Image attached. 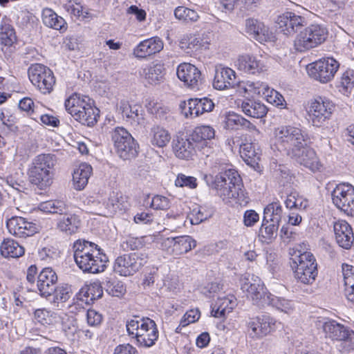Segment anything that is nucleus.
<instances>
[{"label": "nucleus", "mask_w": 354, "mask_h": 354, "mask_svg": "<svg viewBox=\"0 0 354 354\" xmlns=\"http://www.w3.org/2000/svg\"><path fill=\"white\" fill-rule=\"evenodd\" d=\"M212 174H205L203 179L206 184L216 190L217 194L225 203L234 199L241 205L248 203V197L243 188L241 178L237 171L226 169L223 164L215 162L212 167Z\"/></svg>", "instance_id": "nucleus-1"}, {"label": "nucleus", "mask_w": 354, "mask_h": 354, "mask_svg": "<svg viewBox=\"0 0 354 354\" xmlns=\"http://www.w3.org/2000/svg\"><path fill=\"white\" fill-rule=\"evenodd\" d=\"M73 249L75 261L84 272L97 274L106 269L108 257L95 243L78 239L74 242Z\"/></svg>", "instance_id": "nucleus-2"}, {"label": "nucleus", "mask_w": 354, "mask_h": 354, "mask_svg": "<svg viewBox=\"0 0 354 354\" xmlns=\"http://www.w3.org/2000/svg\"><path fill=\"white\" fill-rule=\"evenodd\" d=\"M126 328L128 335L140 347L150 348L158 339L157 325L154 320L148 317L134 316L127 321Z\"/></svg>", "instance_id": "nucleus-3"}, {"label": "nucleus", "mask_w": 354, "mask_h": 354, "mask_svg": "<svg viewBox=\"0 0 354 354\" xmlns=\"http://www.w3.org/2000/svg\"><path fill=\"white\" fill-rule=\"evenodd\" d=\"M310 142L308 134L294 126H282L275 131V145L279 151L292 155Z\"/></svg>", "instance_id": "nucleus-4"}, {"label": "nucleus", "mask_w": 354, "mask_h": 354, "mask_svg": "<svg viewBox=\"0 0 354 354\" xmlns=\"http://www.w3.org/2000/svg\"><path fill=\"white\" fill-rule=\"evenodd\" d=\"M55 164L56 156L53 154L41 153L35 156L27 172L30 182L41 189L50 186Z\"/></svg>", "instance_id": "nucleus-5"}, {"label": "nucleus", "mask_w": 354, "mask_h": 354, "mask_svg": "<svg viewBox=\"0 0 354 354\" xmlns=\"http://www.w3.org/2000/svg\"><path fill=\"white\" fill-rule=\"evenodd\" d=\"M90 98L75 93L66 100V111L77 122L88 127L94 126L99 117V109L91 105Z\"/></svg>", "instance_id": "nucleus-6"}, {"label": "nucleus", "mask_w": 354, "mask_h": 354, "mask_svg": "<svg viewBox=\"0 0 354 354\" xmlns=\"http://www.w3.org/2000/svg\"><path fill=\"white\" fill-rule=\"evenodd\" d=\"M291 260L296 280L304 284H312L318 274L317 263L313 254L310 252H299V254Z\"/></svg>", "instance_id": "nucleus-7"}, {"label": "nucleus", "mask_w": 354, "mask_h": 354, "mask_svg": "<svg viewBox=\"0 0 354 354\" xmlns=\"http://www.w3.org/2000/svg\"><path fill=\"white\" fill-rule=\"evenodd\" d=\"M328 31L319 24H311L297 35L294 48L297 52L305 53L322 44L327 37Z\"/></svg>", "instance_id": "nucleus-8"}, {"label": "nucleus", "mask_w": 354, "mask_h": 354, "mask_svg": "<svg viewBox=\"0 0 354 354\" xmlns=\"http://www.w3.org/2000/svg\"><path fill=\"white\" fill-rule=\"evenodd\" d=\"M339 68V63L333 57H323L306 67L308 75L322 84L330 82Z\"/></svg>", "instance_id": "nucleus-9"}, {"label": "nucleus", "mask_w": 354, "mask_h": 354, "mask_svg": "<svg viewBox=\"0 0 354 354\" xmlns=\"http://www.w3.org/2000/svg\"><path fill=\"white\" fill-rule=\"evenodd\" d=\"M30 82L43 94H49L53 90L55 77L53 72L41 64H32L28 70Z\"/></svg>", "instance_id": "nucleus-10"}, {"label": "nucleus", "mask_w": 354, "mask_h": 354, "mask_svg": "<svg viewBox=\"0 0 354 354\" xmlns=\"http://www.w3.org/2000/svg\"><path fill=\"white\" fill-rule=\"evenodd\" d=\"M240 281L241 290L248 293V297L252 299L253 304L259 308L264 307L270 292L266 291L261 279L253 274L245 273Z\"/></svg>", "instance_id": "nucleus-11"}, {"label": "nucleus", "mask_w": 354, "mask_h": 354, "mask_svg": "<svg viewBox=\"0 0 354 354\" xmlns=\"http://www.w3.org/2000/svg\"><path fill=\"white\" fill-rule=\"evenodd\" d=\"M112 140L117 154L123 160H130L138 155V145L136 140L125 129L115 128Z\"/></svg>", "instance_id": "nucleus-12"}, {"label": "nucleus", "mask_w": 354, "mask_h": 354, "mask_svg": "<svg viewBox=\"0 0 354 354\" xmlns=\"http://www.w3.org/2000/svg\"><path fill=\"white\" fill-rule=\"evenodd\" d=\"M277 322L269 315L250 317L246 322L247 335L254 340L261 339L277 328Z\"/></svg>", "instance_id": "nucleus-13"}, {"label": "nucleus", "mask_w": 354, "mask_h": 354, "mask_svg": "<svg viewBox=\"0 0 354 354\" xmlns=\"http://www.w3.org/2000/svg\"><path fill=\"white\" fill-rule=\"evenodd\" d=\"M147 261V255L134 252L118 257L113 264V270L120 276L127 277L136 273Z\"/></svg>", "instance_id": "nucleus-14"}, {"label": "nucleus", "mask_w": 354, "mask_h": 354, "mask_svg": "<svg viewBox=\"0 0 354 354\" xmlns=\"http://www.w3.org/2000/svg\"><path fill=\"white\" fill-rule=\"evenodd\" d=\"M333 204L348 215L354 216V187L337 185L331 193Z\"/></svg>", "instance_id": "nucleus-15"}, {"label": "nucleus", "mask_w": 354, "mask_h": 354, "mask_svg": "<svg viewBox=\"0 0 354 354\" xmlns=\"http://www.w3.org/2000/svg\"><path fill=\"white\" fill-rule=\"evenodd\" d=\"M335 109V104L326 97H319L310 104L309 114L313 126L321 127L329 120Z\"/></svg>", "instance_id": "nucleus-16"}, {"label": "nucleus", "mask_w": 354, "mask_h": 354, "mask_svg": "<svg viewBox=\"0 0 354 354\" xmlns=\"http://www.w3.org/2000/svg\"><path fill=\"white\" fill-rule=\"evenodd\" d=\"M190 136L192 140L196 144L197 149L203 155L209 156L212 152L211 141L215 136L214 128L208 125L196 127Z\"/></svg>", "instance_id": "nucleus-17"}, {"label": "nucleus", "mask_w": 354, "mask_h": 354, "mask_svg": "<svg viewBox=\"0 0 354 354\" xmlns=\"http://www.w3.org/2000/svg\"><path fill=\"white\" fill-rule=\"evenodd\" d=\"M176 74L185 86L194 90H198L203 82L201 71L189 63L180 64L177 68Z\"/></svg>", "instance_id": "nucleus-18"}, {"label": "nucleus", "mask_w": 354, "mask_h": 354, "mask_svg": "<svg viewBox=\"0 0 354 354\" xmlns=\"http://www.w3.org/2000/svg\"><path fill=\"white\" fill-rule=\"evenodd\" d=\"M305 19L293 12H286L279 15L276 19L278 29L283 35L289 36L294 35L304 26Z\"/></svg>", "instance_id": "nucleus-19"}, {"label": "nucleus", "mask_w": 354, "mask_h": 354, "mask_svg": "<svg viewBox=\"0 0 354 354\" xmlns=\"http://www.w3.org/2000/svg\"><path fill=\"white\" fill-rule=\"evenodd\" d=\"M36 290L39 295L47 298L53 295L57 282V275L51 268H44L37 277Z\"/></svg>", "instance_id": "nucleus-20"}, {"label": "nucleus", "mask_w": 354, "mask_h": 354, "mask_svg": "<svg viewBox=\"0 0 354 354\" xmlns=\"http://www.w3.org/2000/svg\"><path fill=\"white\" fill-rule=\"evenodd\" d=\"M290 156L298 163L313 171L319 170L322 167L315 150L307 147V146L299 149L298 151L293 153Z\"/></svg>", "instance_id": "nucleus-21"}, {"label": "nucleus", "mask_w": 354, "mask_h": 354, "mask_svg": "<svg viewBox=\"0 0 354 354\" xmlns=\"http://www.w3.org/2000/svg\"><path fill=\"white\" fill-rule=\"evenodd\" d=\"M163 48V42L158 37H153L140 41L134 48L133 53L136 57L146 58L159 53Z\"/></svg>", "instance_id": "nucleus-22"}, {"label": "nucleus", "mask_w": 354, "mask_h": 354, "mask_svg": "<svg viewBox=\"0 0 354 354\" xmlns=\"http://www.w3.org/2000/svg\"><path fill=\"white\" fill-rule=\"evenodd\" d=\"M173 149L177 158L183 160L192 159L197 147L192 140L191 136H178L173 141Z\"/></svg>", "instance_id": "nucleus-23"}, {"label": "nucleus", "mask_w": 354, "mask_h": 354, "mask_svg": "<svg viewBox=\"0 0 354 354\" xmlns=\"http://www.w3.org/2000/svg\"><path fill=\"white\" fill-rule=\"evenodd\" d=\"M333 228L338 245L344 249H349L354 241L351 225L346 221L340 220L335 223Z\"/></svg>", "instance_id": "nucleus-24"}, {"label": "nucleus", "mask_w": 354, "mask_h": 354, "mask_svg": "<svg viewBox=\"0 0 354 354\" xmlns=\"http://www.w3.org/2000/svg\"><path fill=\"white\" fill-rule=\"evenodd\" d=\"M236 66L240 71L247 74L254 75L263 71V64L256 56L243 54L238 57Z\"/></svg>", "instance_id": "nucleus-25"}, {"label": "nucleus", "mask_w": 354, "mask_h": 354, "mask_svg": "<svg viewBox=\"0 0 354 354\" xmlns=\"http://www.w3.org/2000/svg\"><path fill=\"white\" fill-rule=\"evenodd\" d=\"M235 72L230 68L216 69L213 86L217 90H225L236 85Z\"/></svg>", "instance_id": "nucleus-26"}, {"label": "nucleus", "mask_w": 354, "mask_h": 354, "mask_svg": "<svg viewBox=\"0 0 354 354\" xmlns=\"http://www.w3.org/2000/svg\"><path fill=\"white\" fill-rule=\"evenodd\" d=\"M164 244L172 247L176 254H183L188 252L196 245V242L190 236L168 237L164 241Z\"/></svg>", "instance_id": "nucleus-27"}, {"label": "nucleus", "mask_w": 354, "mask_h": 354, "mask_svg": "<svg viewBox=\"0 0 354 354\" xmlns=\"http://www.w3.org/2000/svg\"><path fill=\"white\" fill-rule=\"evenodd\" d=\"M245 32L260 43L270 39L269 28L265 24L254 19H248L245 21Z\"/></svg>", "instance_id": "nucleus-28"}, {"label": "nucleus", "mask_w": 354, "mask_h": 354, "mask_svg": "<svg viewBox=\"0 0 354 354\" xmlns=\"http://www.w3.org/2000/svg\"><path fill=\"white\" fill-rule=\"evenodd\" d=\"M39 106L30 97H24V126L31 129L39 124Z\"/></svg>", "instance_id": "nucleus-29"}, {"label": "nucleus", "mask_w": 354, "mask_h": 354, "mask_svg": "<svg viewBox=\"0 0 354 354\" xmlns=\"http://www.w3.org/2000/svg\"><path fill=\"white\" fill-rule=\"evenodd\" d=\"M238 106L248 116L261 118L264 117L268 111L267 107L261 102L259 100L246 99L241 102Z\"/></svg>", "instance_id": "nucleus-30"}, {"label": "nucleus", "mask_w": 354, "mask_h": 354, "mask_svg": "<svg viewBox=\"0 0 354 354\" xmlns=\"http://www.w3.org/2000/svg\"><path fill=\"white\" fill-rule=\"evenodd\" d=\"M93 171L92 167L86 163H81L73 171V182L74 188L82 190L86 186Z\"/></svg>", "instance_id": "nucleus-31"}, {"label": "nucleus", "mask_w": 354, "mask_h": 354, "mask_svg": "<svg viewBox=\"0 0 354 354\" xmlns=\"http://www.w3.org/2000/svg\"><path fill=\"white\" fill-rule=\"evenodd\" d=\"M80 221L78 217L72 214L65 213L57 221V227L67 235L75 234L80 227Z\"/></svg>", "instance_id": "nucleus-32"}, {"label": "nucleus", "mask_w": 354, "mask_h": 354, "mask_svg": "<svg viewBox=\"0 0 354 354\" xmlns=\"http://www.w3.org/2000/svg\"><path fill=\"white\" fill-rule=\"evenodd\" d=\"M240 155L248 165L254 169L259 167L261 152L259 149H256L255 144L247 142L241 145L240 147Z\"/></svg>", "instance_id": "nucleus-33"}, {"label": "nucleus", "mask_w": 354, "mask_h": 354, "mask_svg": "<svg viewBox=\"0 0 354 354\" xmlns=\"http://www.w3.org/2000/svg\"><path fill=\"white\" fill-rule=\"evenodd\" d=\"M42 21L48 28L64 32L67 29V24L64 19L57 15L50 8H44L42 11Z\"/></svg>", "instance_id": "nucleus-34"}, {"label": "nucleus", "mask_w": 354, "mask_h": 354, "mask_svg": "<svg viewBox=\"0 0 354 354\" xmlns=\"http://www.w3.org/2000/svg\"><path fill=\"white\" fill-rule=\"evenodd\" d=\"M323 329L326 336L337 341H344L348 337L349 331L343 324H339L335 320H329L325 322Z\"/></svg>", "instance_id": "nucleus-35"}, {"label": "nucleus", "mask_w": 354, "mask_h": 354, "mask_svg": "<svg viewBox=\"0 0 354 354\" xmlns=\"http://www.w3.org/2000/svg\"><path fill=\"white\" fill-rule=\"evenodd\" d=\"M140 107L136 105L131 106L126 100H121L118 104V110L122 113L123 118L132 125H138L142 119L140 113Z\"/></svg>", "instance_id": "nucleus-36"}, {"label": "nucleus", "mask_w": 354, "mask_h": 354, "mask_svg": "<svg viewBox=\"0 0 354 354\" xmlns=\"http://www.w3.org/2000/svg\"><path fill=\"white\" fill-rule=\"evenodd\" d=\"M236 305V299L233 295L219 297L212 309L214 317H221L232 312Z\"/></svg>", "instance_id": "nucleus-37"}, {"label": "nucleus", "mask_w": 354, "mask_h": 354, "mask_svg": "<svg viewBox=\"0 0 354 354\" xmlns=\"http://www.w3.org/2000/svg\"><path fill=\"white\" fill-rule=\"evenodd\" d=\"M102 295V287L99 282L91 283L82 287L79 292L80 299L87 304L101 298Z\"/></svg>", "instance_id": "nucleus-38"}, {"label": "nucleus", "mask_w": 354, "mask_h": 354, "mask_svg": "<svg viewBox=\"0 0 354 354\" xmlns=\"http://www.w3.org/2000/svg\"><path fill=\"white\" fill-rule=\"evenodd\" d=\"M266 305L270 306L286 314L292 313L295 309V304L292 301L275 296L271 293H269L267 297Z\"/></svg>", "instance_id": "nucleus-39"}, {"label": "nucleus", "mask_w": 354, "mask_h": 354, "mask_svg": "<svg viewBox=\"0 0 354 354\" xmlns=\"http://www.w3.org/2000/svg\"><path fill=\"white\" fill-rule=\"evenodd\" d=\"M39 21L32 13L24 12V35L31 41L39 32Z\"/></svg>", "instance_id": "nucleus-40"}, {"label": "nucleus", "mask_w": 354, "mask_h": 354, "mask_svg": "<svg viewBox=\"0 0 354 354\" xmlns=\"http://www.w3.org/2000/svg\"><path fill=\"white\" fill-rule=\"evenodd\" d=\"M149 135L151 145L158 147L166 146L171 139L169 131L159 125L151 127Z\"/></svg>", "instance_id": "nucleus-41"}, {"label": "nucleus", "mask_w": 354, "mask_h": 354, "mask_svg": "<svg viewBox=\"0 0 354 354\" xmlns=\"http://www.w3.org/2000/svg\"><path fill=\"white\" fill-rule=\"evenodd\" d=\"M179 107L182 114L186 118H196L203 114L199 106L198 98H190L187 101H183L180 103Z\"/></svg>", "instance_id": "nucleus-42"}, {"label": "nucleus", "mask_w": 354, "mask_h": 354, "mask_svg": "<svg viewBox=\"0 0 354 354\" xmlns=\"http://www.w3.org/2000/svg\"><path fill=\"white\" fill-rule=\"evenodd\" d=\"M17 41V36L13 27L7 19H3L0 25V41L5 46H12Z\"/></svg>", "instance_id": "nucleus-43"}, {"label": "nucleus", "mask_w": 354, "mask_h": 354, "mask_svg": "<svg viewBox=\"0 0 354 354\" xmlns=\"http://www.w3.org/2000/svg\"><path fill=\"white\" fill-rule=\"evenodd\" d=\"M0 252L5 258H18L22 256V246L13 240L7 239L1 244Z\"/></svg>", "instance_id": "nucleus-44"}, {"label": "nucleus", "mask_w": 354, "mask_h": 354, "mask_svg": "<svg viewBox=\"0 0 354 354\" xmlns=\"http://www.w3.org/2000/svg\"><path fill=\"white\" fill-rule=\"evenodd\" d=\"M283 215L282 207L279 201L268 204L263 211L265 221H270L275 223H279Z\"/></svg>", "instance_id": "nucleus-45"}, {"label": "nucleus", "mask_w": 354, "mask_h": 354, "mask_svg": "<svg viewBox=\"0 0 354 354\" xmlns=\"http://www.w3.org/2000/svg\"><path fill=\"white\" fill-rule=\"evenodd\" d=\"M145 78L150 84H156L162 79L165 68L162 64H154L144 70Z\"/></svg>", "instance_id": "nucleus-46"}, {"label": "nucleus", "mask_w": 354, "mask_h": 354, "mask_svg": "<svg viewBox=\"0 0 354 354\" xmlns=\"http://www.w3.org/2000/svg\"><path fill=\"white\" fill-rule=\"evenodd\" d=\"M174 15L176 19L186 23L196 22L199 19V15L196 10L185 6H178L174 10Z\"/></svg>", "instance_id": "nucleus-47"}, {"label": "nucleus", "mask_w": 354, "mask_h": 354, "mask_svg": "<svg viewBox=\"0 0 354 354\" xmlns=\"http://www.w3.org/2000/svg\"><path fill=\"white\" fill-rule=\"evenodd\" d=\"M37 274V268L35 265L30 266L28 270L26 273V290L27 292H32V296L29 298L28 301H30L32 300L37 299L39 297V293L36 290V286H35V282L36 279V276Z\"/></svg>", "instance_id": "nucleus-48"}, {"label": "nucleus", "mask_w": 354, "mask_h": 354, "mask_svg": "<svg viewBox=\"0 0 354 354\" xmlns=\"http://www.w3.org/2000/svg\"><path fill=\"white\" fill-rule=\"evenodd\" d=\"M279 226V223H275L268 220L265 221L264 218H263L259 233L265 241H270L276 238Z\"/></svg>", "instance_id": "nucleus-49"}, {"label": "nucleus", "mask_w": 354, "mask_h": 354, "mask_svg": "<svg viewBox=\"0 0 354 354\" xmlns=\"http://www.w3.org/2000/svg\"><path fill=\"white\" fill-rule=\"evenodd\" d=\"M104 288L107 293L113 297H122L126 292V286L124 283L115 279L106 281Z\"/></svg>", "instance_id": "nucleus-50"}, {"label": "nucleus", "mask_w": 354, "mask_h": 354, "mask_svg": "<svg viewBox=\"0 0 354 354\" xmlns=\"http://www.w3.org/2000/svg\"><path fill=\"white\" fill-rule=\"evenodd\" d=\"M64 8L66 12L75 17H82L84 19L91 17L90 12L84 11L83 6L80 3H77L73 0L68 1L64 5Z\"/></svg>", "instance_id": "nucleus-51"}, {"label": "nucleus", "mask_w": 354, "mask_h": 354, "mask_svg": "<svg viewBox=\"0 0 354 354\" xmlns=\"http://www.w3.org/2000/svg\"><path fill=\"white\" fill-rule=\"evenodd\" d=\"M211 214L203 207L194 208L188 215L192 225H198L210 217Z\"/></svg>", "instance_id": "nucleus-52"}, {"label": "nucleus", "mask_w": 354, "mask_h": 354, "mask_svg": "<svg viewBox=\"0 0 354 354\" xmlns=\"http://www.w3.org/2000/svg\"><path fill=\"white\" fill-rule=\"evenodd\" d=\"M148 109L160 122L167 121L171 117L169 109L158 104H153L152 106H149Z\"/></svg>", "instance_id": "nucleus-53"}, {"label": "nucleus", "mask_w": 354, "mask_h": 354, "mask_svg": "<svg viewBox=\"0 0 354 354\" xmlns=\"http://www.w3.org/2000/svg\"><path fill=\"white\" fill-rule=\"evenodd\" d=\"M53 295L54 297V302H65L68 300L71 296V287L67 285L56 286Z\"/></svg>", "instance_id": "nucleus-54"}, {"label": "nucleus", "mask_w": 354, "mask_h": 354, "mask_svg": "<svg viewBox=\"0 0 354 354\" xmlns=\"http://www.w3.org/2000/svg\"><path fill=\"white\" fill-rule=\"evenodd\" d=\"M22 217L12 216L6 223L9 232L17 237L22 236Z\"/></svg>", "instance_id": "nucleus-55"}, {"label": "nucleus", "mask_w": 354, "mask_h": 354, "mask_svg": "<svg viewBox=\"0 0 354 354\" xmlns=\"http://www.w3.org/2000/svg\"><path fill=\"white\" fill-rule=\"evenodd\" d=\"M175 185L179 187H186L189 189H195L197 187L198 183L195 177L178 174L175 180Z\"/></svg>", "instance_id": "nucleus-56"}, {"label": "nucleus", "mask_w": 354, "mask_h": 354, "mask_svg": "<svg viewBox=\"0 0 354 354\" xmlns=\"http://www.w3.org/2000/svg\"><path fill=\"white\" fill-rule=\"evenodd\" d=\"M208 44L206 41H204L200 37L192 36L189 38L187 48L192 50L197 51L207 48Z\"/></svg>", "instance_id": "nucleus-57"}, {"label": "nucleus", "mask_w": 354, "mask_h": 354, "mask_svg": "<svg viewBox=\"0 0 354 354\" xmlns=\"http://www.w3.org/2000/svg\"><path fill=\"white\" fill-rule=\"evenodd\" d=\"M124 250H134L142 247L141 240L136 237L129 236L121 243Z\"/></svg>", "instance_id": "nucleus-58"}, {"label": "nucleus", "mask_w": 354, "mask_h": 354, "mask_svg": "<svg viewBox=\"0 0 354 354\" xmlns=\"http://www.w3.org/2000/svg\"><path fill=\"white\" fill-rule=\"evenodd\" d=\"M201 313L198 309H192L188 310L180 321V325L185 327L189 324L194 323L200 318Z\"/></svg>", "instance_id": "nucleus-59"}, {"label": "nucleus", "mask_w": 354, "mask_h": 354, "mask_svg": "<svg viewBox=\"0 0 354 354\" xmlns=\"http://www.w3.org/2000/svg\"><path fill=\"white\" fill-rule=\"evenodd\" d=\"M151 207L155 209H167L170 207L169 200L162 196L157 195L152 198Z\"/></svg>", "instance_id": "nucleus-60"}, {"label": "nucleus", "mask_w": 354, "mask_h": 354, "mask_svg": "<svg viewBox=\"0 0 354 354\" xmlns=\"http://www.w3.org/2000/svg\"><path fill=\"white\" fill-rule=\"evenodd\" d=\"M33 319L42 325L49 324L50 311L44 308L33 310Z\"/></svg>", "instance_id": "nucleus-61"}, {"label": "nucleus", "mask_w": 354, "mask_h": 354, "mask_svg": "<svg viewBox=\"0 0 354 354\" xmlns=\"http://www.w3.org/2000/svg\"><path fill=\"white\" fill-rule=\"evenodd\" d=\"M245 122V118L241 115L234 112L229 113L226 118V124L229 128L233 129L236 127L241 126Z\"/></svg>", "instance_id": "nucleus-62"}, {"label": "nucleus", "mask_w": 354, "mask_h": 354, "mask_svg": "<svg viewBox=\"0 0 354 354\" xmlns=\"http://www.w3.org/2000/svg\"><path fill=\"white\" fill-rule=\"evenodd\" d=\"M342 274L344 285H350L354 283V267L348 264H342Z\"/></svg>", "instance_id": "nucleus-63"}, {"label": "nucleus", "mask_w": 354, "mask_h": 354, "mask_svg": "<svg viewBox=\"0 0 354 354\" xmlns=\"http://www.w3.org/2000/svg\"><path fill=\"white\" fill-rule=\"evenodd\" d=\"M259 219V214L253 209L246 210L243 215V223L247 227L253 226Z\"/></svg>", "instance_id": "nucleus-64"}]
</instances>
